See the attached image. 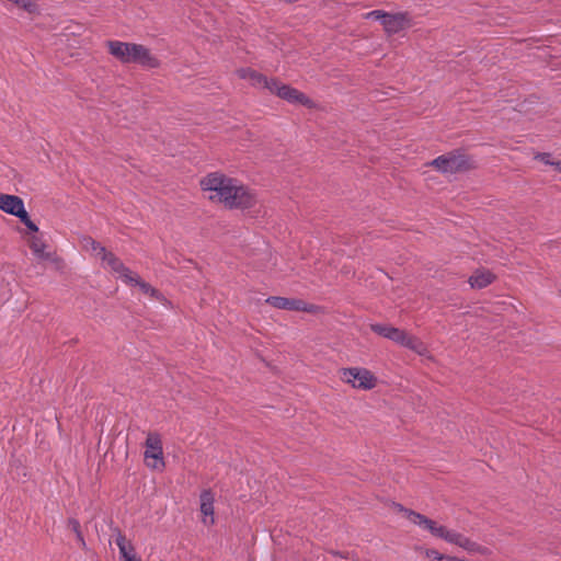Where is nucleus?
Returning a JSON list of instances; mask_svg holds the SVG:
<instances>
[{
    "label": "nucleus",
    "mask_w": 561,
    "mask_h": 561,
    "mask_svg": "<svg viewBox=\"0 0 561 561\" xmlns=\"http://www.w3.org/2000/svg\"><path fill=\"white\" fill-rule=\"evenodd\" d=\"M396 507L397 511L402 513L403 517H405L410 523L419 526L423 530L428 531L436 538H440L449 543L456 545L470 553L485 554L488 552L486 548L472 541L465 535L456 530L448 529L447 527L437 524L435 520L426 517L425 515L405 508L400 504H397Z\"/></svg>",
    "instance_id": "obj_1"
},
{
    "label": "nucleus",
    "mask_w": 561,
    "mask_h": 561,
    "mask_svg": "<svg viewBox=\"0 0 561 561\" xmlns=\"http://www.w3.org/2000/svg\"><path fill=\"white\" fill-rule=\"evenodd\" d=\"M105 45L108 53L122 64H138L146 68L160 66V60L141 44L114 39L107 41Z\"/></svg>",
    "instance_id": "obj_2"
},
{
    "label": "nucleus",
    "mask_w": 561,
    "mask_h": 561,
    "mask_svg": "<svg viewBox=\"0 0 561 561\" xmlns=\"http://www.w3.org/2000/svg\"><path fill=\"white\" fill-rule=\"evenodd\" d=\"M224 207L242 211H253L260 205V198L255 190L234 179Z\"/></svg>",
    "instance_id": "obj_3"
},
{
    "label": "nucleus",
    "mask_w": 561,
    "mask_h": 561,
    "mask_svg": "<svg viewBox=\"0 0 561 561\" xmlns=\"http://www.w3.org/2000/svg\"><path fill=\"white\" fill-rule=\"evenodd\" d=\"M233 181L234 178L216 171L203 176L199 181V185L209 202L224 205Z\"/></svg>",
    "instance_id": "obj_4"
},
{
    "label": "nucleus",
    "mask_w": 561,
    "mask_h": 561,
    "mask_svg": "<svg viewBox=\"0 0 561 561\" xmlns=\"http://www.w3.org/2000/svg\"><path fill=\"white\" fill-rule=\"evenodd\" d=\"M340 379L356 390L368 391L374 389L377 383V377L367 368L346 367L339 371Z\"/></svg>",
    "instance_id": "obj_5"
},
{
    "label": "nucleus",
    "mask_w": 561,
    "mask_h": 561,
    "mask_svg": "<svg viewBox=\"0 0 561 561\" xmlns=\"http://www.w3.org/2000/svg\"><path fill=\"white\" fill-rule=\"evenodd\" d=\"M113 274H115V276L127 286H137L142 294L150 297L151 299L158 300L163 305L169 304L167 298L158 289L153 288L149 283L141 279L137 273L129 270L123 262L122 267L117 268Z\"/></svg>",
    "instance_id": "obj_6"
},
{
    "label": "nucleus",
    "mask_w": 561,
    "mask_h": 561,
    "mask_svg": "<svg viewBox=\"0 0 561 561\" xmlns=\"http://www.w3.org/2000/svg\"><path fill=\"white\" fill-rule=\"evenodd\" d=\"M145 465L157 471H162L165 467L163 459V447L161 435L157 432H149L145 442L144 453Z\"/></svg>",
    "instance_id": "obj_7"
},
{
    "label": "nucleus",
    "mask_w": 561,
    "mask_h": 561,
    "mask_svg": "<svg viewBox=\"0 0 561 561\" xmlns=\"http://www.w3.org/2000/svg\"><path fill=\"white\" fill-rule=\"evenodd\" d=\"M268 91L270 93L275 94L276 96L287 101L290 104H299L308 108L316 107V103L305 93L300 92L296 88L283 83L277 79H272Z\"/></svg>",
    "instance_id": "obj_8"
},
{
    "label": "nucleus",
    "mask_w": 561,
    "mask_h": 561,
    "mask_svg": "<svg viewBox=\"0 0 561 561\" xmlns=\"http://www.w3.org/2000/svg\"><path fill=\"white\" fill-rule=\"evenodd\" d=\"M430 165L442 173H457L472 168L469 158L462 153L449 152L430 162Z\"/></svg>",
    "instance_id": "obj_9"
},
{
    "label": "nucleus",
    "mask_w": 561,
    "mask_h": 561,
    "mask_svg": "<svg viewBox=\"0 0 561 561\" xmlns=\"http://www.w3.org/2000/svg\"><path fill=\"white\" fill-rule=\"evenodd\" d=\"M81 243L83 250L100 260L104 268L114 273L117 268L122 267V261L114 253L107 251L91 237L83 238Z\"/></svg>",
    "instance_id": "obj_10"
},
{
    "label": "nucleus",
    "mask_w": 561,
    "mask_h": 561,
    "mask_svg": "<svg viewBox=\"0 0 561 561\" xmlns=\"http://www.w3.org/2000/svg\"><path fill=\"white\" fill-rule=\"evenodd\" d=\"M389 340L415 352L421 356L430 357V352L425 343L404 330L393 327Z\"/></svg>",
    "instance_id": "obj_11"
},
{
    "label": "nucleus",
    "mask_w": 561,
    "mask_h": 561,
    "mask_svg": "<svg viewBox=\"0 0 561 561\" xmlns=\"http://www.w3.org/2000/svg\"><path fill=\"white\" fill-rule=\"evenodd\" d=\"M266 304L270 306L283 309V310H294V311H305V312H314L317 307L314 305H309L301 299L271 296L266 300Z\"/></svg>",
    "instance_id": "obj_12"
},
{
    "label": "nucleus",
    "mask_w": 561,
    "mask_h": 561,
    "mask_svg": "<svg viewBox=\"0 0 561 561\" xmlns=\"http://www.w3.org/2000/svg\"><path fill=\"white\" fill-rule=\"evenodd\" d=\"M410 18L408 13H388L386 12L385 18L381 22L383 31L388 35H393L400 31L410 26Z\"/></svg>",
    "instance_id": "obj_13"
},
{
    "label": "nucleus",
    "mask_w": 561,
    "mask_h": 561,
    "mask_svg": "<svg viewBox=\"0 0 561 561\" xmlns=\"http://www.w3.org/2000/svg\"><path fill=\"white\" fill-rule=\"evenodd\" d=\"M0 209L18 218L26 211L21 197L2 193L0 195Z\"/></svg>",
    "instance_id": "obj_14"
},
{
    "label": "nucleus",
    "mask_w": 561,
    "mask_h": 561,
    "mask_svg": "<svg viewBox=\"0 0 561 561\" xmlns=\"http://www.w3.org/2000/svg\"><path fill=\"white\" fill-rule=\"evenodd\" d=\"M201 501V514L202 522L206 526H213L215 524V511H214V502L215 495L210 490H204L199 496Z\"/></svg>",
    "instance_id": "obj_15"
},
{
    "label": "nucleus",
    "mask_w": 561,
    "mask_h": 561,
    "mask_svg": "<svg viewBox=\"0 0 561 561\" xmlns=\"http://www.w3.org/2000/svg\"><path fill=\"white\" fill-rule=\"evenodd\" d=\"M237 76L240 79L249 81L250 84L256 89L270 90V83H272V79H268L252 68H240L237 70Z\"/></svg>",
    "instance_id": "obj_16"
},
{
    "label": "nucleus",
    "mask_w": 561,
    "mask_h": 561,
    "mask_svg": "<svg viewBox=\"0 0 561 561\" xmlns=\"http://www.w3.org/2000/svg\"><path fill=\"white\" fill-rule=\"evenodd\" d=\"M115 543L118 547L122 561H141L136 553L134 545L123 533L117 531Z\"/></svg>",
    "instance_id": "obj_17"
},
{
    "label": "nucleus",
    "mask_w": 561,
    "mask_h": 561,
    "mask_svg": "<svg viewBox=\"0 0 561 561\" xmlns=\"http://www.w3.org/2000/svg\"><path fill=\"white\" fill-rule=\"evenodd\" d=\"M27 245L30 247L32 253L39 261H55L54 255L50 252H47V244L39 236H31L27 239Z\"/></svg>",
    "instance_id": "obj_18"
},
{
    "label": "nucleus",
    "mask_w": 561,
    "mask_h": 561,
    "mask_svg": "<svg viewBox=\"0 0 561 561\" xmlns=\"http://www.w3.org/2000/svg\"><path fill=\"white\" fill-rule=\"evenodd\" d=\"M494 279L495 275L492 272L480 268L470 276L469 284L472 288L481 289L492 284Z\"/></svg>",
    "instance_id": "obj_19"
},
{
    "label": "nucleus",
    "mask_w": 561,
    "mask_h": 561,
    "mask_svg": "<svg viewBox=\"0 0 561 561\" xmlns=\"http://www.w3.org/2000/svg\"><path fill=\"white\" fill-rule=\"evenodd\" d=\"M15 8L26 12L30 15H39L41 8L36 0H7Z\"/></svg>",
    "instance_id": "obj_20"
},
{
    "label": "nucleus",
    "mask_w": 561,
    "mask_h": 561,
    "mask_svg": "<svg viewBox=\"0 0 561 561\" xmlns=\"http://www.w3.org/2000/svg\"><path fill=\"white\" fill-rule=\"evenodd\" d=\"M370 329L376 334L389 340L393 327L381 323H373L370 324Z\"/></svg>",
    "instance_id": "obj_21"
},
{
    "label": "nucleus",
    "mask_w": 561,
    "mask_h": 561,
    "mask_svg": "<svg viewBox=\"0 0 561 561\" xmlns=\"http://www.w3.org/2000/svg\"><path fill=\"white\" fill-rule=\"evenodd\" d=\"M535 159L541 161L545 164L553 167L556 170L561 172V161L553 160L550 153H538Z\"/></svg>",
    "instance_id": "obj_22"
},
{
    "label": "nucleus",
    "mask_w": 561,
    "mask_h": 561,
    "mask_svg": "<svg viewBox=\"0 0 561 561\" xmlns=\"http://www.w3.org/2000/svg\"><path fill=\"white\" fill-rule=\"evenodd\" d=\"M32 232H37L38 227L31 220L27 211H25L21 217L19 218Z\"/></svg>",
    "instance_id": "obj_23"
},
{
    "label": "nucleus",
    "mask_w": 561,
    "mask_h": 561,
    "mask_svg": "<svg viewBox=\"0 0 561 561\" xmlns=\"http://www.w3.org/2000/svg\"><path fill=\"white\" fill-rule=\"evenodd\" d=\"M385 14L386 12L382 11V10H374V11H370V12H367L363 15L364 19H374V20H378L380 22H382L383 18H385Z\"/></svg>",
    "instance_id": "obj_24"
},
{
    "label": "nucleus",
    "mask_w": 561,
    "mask_h": 561,
    "mask_svg": "<svg viewBox=\"0 0 561 561\" xmlns=\"http://www.w3.org/2000/svg\"><path fill=\"white\" fill-rule=\"evenodd\" d=\"M426 556L432 560V561H446V559H448L449 557H445L443 556L442 553H439L437 550H427L426 552Z\"/></svg>",
    "instance_id": "obj_25"
},
{
    "label": "nucleus",
    "mask_w": 561,
    "mask_h": 561,
    "mask_svg": "<svg viewBox=\"0 0 561 561\" xmlns=\"http://www.w3.org/2000/svg\"><path fill=\"white\" fill-rule=\"evenodd\" d=\"M69 524L71 525L72 530L77 534L78 540L82 543V546H84V540H83L82 534L80 531V524H79V522L76 520V519H71L69 522Z\"/></svg>",
    "instance_id": "obj_26"
},
{
    "label": "nucleus",
    "mask_w": 561,
    "mask_h": 561,
    "mask_svg": "<svg viewBox=\"0 0 561 561\" xmlns=\"http://www.w3.org/2000/svg\"><path fill=\"white\" fill-rule=\"evenodd\" d=\"M446 561H463V560H460V559H457V558H448V559H446Z\"/></svg>",
    "instance_id": "obj_27"
}]
</instances>
